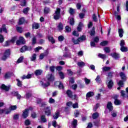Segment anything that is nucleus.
<instances>
[{
    "label": "nucleus",
    "instance_id": "f257e3e1",
    "mask_svg": "<svg viewBox=\"0 0 128 128\" xmlns=\"http://www.w3.org/2000/svg\"><path fill=\"white\" fill-rule=\"evenodd\" d=\"M46 78L48 80L47 82H46V81H41L40 82V84H42L43 88H46L50 86V82H54V76L52 74H48L46 76Z\"/></svg>",
    "mask_w": 128,
    "mask_h": 128
},
{
    "label": "nucleus",
    "instance_id": "f03ea898",
    "mask_svg": "<svg viewBox=\"0 0 128 128\" xmlns=\"http://www.w3.org/2000/svg\"><path fill=\"white\" fill-rule=\"evenodd\" d=\"M54 20H58L60 18V8H56V10L53 14Z\"/></svg>",
    "mask_w": 128,
    "mask_h": 128
},
{
    "label": "nucleus",
    "instance_id": "7ed1b4c3",
    "mask_svg": "<svg viewBox=\"0 0 128 128\" xmlns=\"http://www.w3.org/2000/svg\"><path fill=\"white\" fill-rule=\"evenodd\" d=\"M32 110V108L30 107L28 108L25 109L23 111V113L22 114V116L24 118H26L28 116V112L30 110Z\"/></svg>",
    "mask_w": 128,
    "mask_h": 128
},
{
    "label": "nucleus",
    "instance_id": "20e7f679",
    "mask_svg": "<svg viewBox=\"0 0 128 128\" xmlns=\"http://www.w3.org/2000/svg\"><path fill=\"white\" fill-rule=\"evenodd\" d=\"M10 55V50H7L5 51L3 56H2V60H6L8 56Z\"/></svg>",
    "mask_w": 128,
    "mask_h": 128
},
{
    "label": "nucleus",
    "instance_id": "39448f33",
    "mask_svg": "<svg viewBox=\"0 0 128 128\" xmlns=\"http://www.w3.org/2000/svg\"><path fill=\"white\" fill-rule=\"evenodd\" d=\"M112 70V67L104 66L102 68V72H110Z\"/></svg>",
    "mask_w": 128,
    "mask_h": 128
},
{
    "label": "nucleus",
    "instance_id": "423d86ee",
    "mask_svg": "<svg viewBox=\"0 0 128 128\" xmlns=\"http://www.w3.org/2000/svg\"><path fill=\"white\" fill-rule=\"evenodd\" d=\"M108 88L112 90L114 86V81L112 80H110L106 84Z\"/></svg>",
    "mask_w": 128,
    "mask_h": 128
},
{
    "label": "nucleus",
    "instance_id": "0eeeda50",
    "mask_svg": "<svg viewBox=\"0 0 128 128\" xmlns=\"http://www.w3.org/2000/svg\"><path fill=\"white\" fill-rule=\"evenodd\" d=\"M10 86H5L4 84H2L0 86L1 90H5V92H8L10 90Z\"/></svg>",
    "mask_w": 128,
    "mask_h": 128
},
{
    "label": "nucleus",
    "instance_id": "6e6552de",
    "mask_svg": "<svg viewBox=\"0 0 128 128\" xmlns=\"http://www.w3.org/2000/svg\"><path fill=\"white\" fill-rule=\"evenodd\" d=\"M112 58H114V60H118L120 58V54L116 52H113L110 54Z\"/></svg>",
    "mask_w": 128,
    "mask_h": 128
},
{
    "label": "nucleus",
    "instance_id": "1a4fd4ad",
    "mask_svg": "<svg viewBox=\"0 0 128 128\" xmlns=\"http://www.w3.org/2000/svg\"><path fill=\"white\" fill-rule=\"evenodd\" d=\"M107 108L109 110L110 112H112V110H114V106H112V102H108L107 104Z\"/></svg>",
    "mask_w": 128,
    "mask_h": 128
},
{
    "label": "nucleus",
    "instance_id": "9d476101",
    "mask_svg": "<svg viewBox=\"0 0 128 128\" xmlns=\"http://www.w3.org/2000/svg\"><path fill=\"white\" fill-rule=\"evenodd\" d=\"M33 30H38L40 28V24L34 22L32 24Z\"/></svg>",
    "mask_w": 128,
    "mask_h": 128
},
{
    "label": "nucleus",
    "instance_id": "9b49d317",
    "mask_svg": "<svg viewBox=\"0 0 128 128\" xmlns=\"http://www.w3.org/2000/svg\"><path fill=\"white\" fill-rule=\"evenodd\" d=\"M44 112L46 116L50 115V107H46V108H45Z\"/></svg>",
    "mask_w": 128,
    "mask_h": 128
},
{
    "label": "nucleus",
    "instance_id": "f8f14e48",
    "mask_svg": "<svg viewBox=\"0 0 128 128\" xmlns=\"http://www.w3.org/2000/svg\"><path fill=\"white\" fill-rule=\"evenodd\" d=\"M120 38H122L124 36V30L122 28H119L118 30Z\"/></svg>",
    "mask_w": 128,
    "mask_h": 128
},
{
    "label": "nucleus",
    "instance_id": "ddd939ff",
    "mask_svg": "<svg viewBox=\"0 0 128 128\" xmlns=\"http://www.w3.org/2000/svg\"><path fill=\"white\" fill-rule=\"evenodd\" d=\"M86 40V37L84 36H82L78 38L79 42H82Z\"/></svg>",
    "mask_w": 128,
    "mask_h": 128
},
{
    "label": "nucleus",
    "instance_id": "4468645a",
    "mask_svg": "<svg viewBox=\"0 0 128 128\" xmlns=\"http://www.w3.org/2000/svg\"><path fill=\"white\" fill-rule=\"evenodd\" d=\"M42 74V70H37L34 72V74L36 76H40Z\"/></svg>",
    "mask_w": 128,
    "mask_h": 128
},
{
    "label": "nucleus",
    "instance_id": "2eb2a0df",
    "mask_svg": "<svg viewBox=\"0 0 128 128\" xmlns=\"http://www.w3.org/2000/svg\"><path fill=\"white\" fill-rule=\"evenodd\" d=\"M30 78H32V74H28L26 76L24 75L22 77H21V78H22V80H26Z\"/></svg>",
    "mask_w": 128,
    "mask_h": 128
},
{
    "label": "nucleus",
    "instance_id": "dca6fc26",
    "mask_svg": "<svg viewBox=\"0 0 128 128\" xmlns=\"http://www.w3.org/2000/svg\"><path fill=\"white\" fill-rule=\"evenodd\" d=\"M120 76L123 80H126V74L123 72H120Z\"/></svg>",
    "mask_w": 128,
    "mask_h": 128
},
{
    "label": "nucleus",
    "instance_id": "f3484780",
    "mask_svg": "<svg viewBox=\"0 0 128 128\" xmlns=\"http://www.w3.org/2000/svg\"><path fill=\"white\" fill-rule=\"evenodd\" d=\"M56 84H59L58 86V88L60 89H62L64 88V85H62V84L60 82H56L54 83V85L56 86Z\"/></svg>",
    "mask_w": 128,
    "mask_h": 128
},
{
    "label": "nucleus",
    "instance_id": "a211bd4d",
    "mask_svg": "<svg viewBox=\"0 0 128 128\" xmlns=\"http://www.w3.org/2000/svg\"><path fill=\"white\" fill-rule=\"evenodd\" d=\"M114 104H116V106H120L122 104V101L118 99H115Z\"/></svg>",
    "mask_w": 128,
    "mask_h": 128
},
{
    "label": "nucleus",
    "instance_id": "6ab92c4d",
    "mask_svg": "<svg viewBox=\"0 0 128 128\" xmlns=\"http://www.w3.org/2000/svg\"><path fill=\"white\" fill-rule=\"evenodd\" d=\"M24 18H21L19 19V21L18 22V24L20 25L24 24Z\"/></svg>",
    "mask_w": 128,
    "mask_h": 128
},
{
    "label": "nucleus",
    "instance_id": "aec40b11",
    "mask_svg": "<svg viewBox=\"0 0 128 128\" xmlns=\"http://www.w3.org/2000/svg\"><path fill=\"white\" fill-rule=\"evenodd\" d=\"M30 59L31 62H34V60H36V54H34L30 58Z\"/></svg>",
    "mask_w": 128,
    "mask_h": 128
},
{
    "label": "nucleus",
    "instance_id": "412c9836",
    "mask_svg": "<svg viewBox=\"0 0 128 128\" xmlns=\"http://www.w3.org/2000/svg\"><path fill=\"white\" fill-rule=\"evenodd\" d=\"M72 42H73V44H80V42L78 41V38L76 39L74 38H72Z\"/></svg>",
    "mask_w": 128,
    "mask_h": 128
},
{
    "label": "nucleus",
    "instance_id": "4be33fe9",
    "mask_svg": "<svg viewBox=\"0 0 128 128\" xmlns=\"http://www.w3.org/2000/svg\"><path fill=\"white\" fill-rule=\"evenodd\" d=\"M58 28L59 30H64V25L62 24V22L59 23Z\"/></svg>",
    "mask_w": 128,
    "mask_h": 128
},
{
    "label": "nucleus",
    "instance_id": "5701e85b",
    "mask_svg": "<svg viewBox=\"0 0 128 128\" xmlns=\"http://www.w3.org/2000/svg\"><path fill=\"white\" fill-rule=\"evenodd\" d=\"M77 64L80 68H82V66H86V64L84 62H78Z\"/></svg>",
    "mask_w": 128,
    "mask_h": 128
},
{
    "label": "nucleus",
    "instance_id": "b1692460",
    "mask_svg": "<svg viewBox=\"0 0 128 128\" xmlns=\"http://www.w3.org/2000/svg\"><path fill=\"white\" fill-rule=\"evenodd\" d=\"M50 9L48 7H45L44 9V14H50Z\"/></svg>",
    "mask_w": 128,
    "mask_h": 128
},
{
    "label": "nucleus",
    "instance_id": "393cba45",
    "mask_svg": "<svg viewBox=\"0 0 128 128\" xmlns=\"http://www.w3.org/2000/svg\"><path fill=\"white\" fill-rule=\"evenodd\" d=\"M27 48V46H23L20 49V52H26Z\"/></svg>",
    "mask_w": 128,
    "mask_h": 128
},
{
    "label": "nucleus",
    "instance_id": "a878e982",
    "mask_svg": "<svg viewBox=\"0 0 128 128\" xmlns=\"http://www.w3.org/2000/svg\"><path fill=\"white\" fill-rule=\"evenodd\" d=\"M58 116H60V112H56L54 115L53 118L54 120H58Z\"/></svg>",
    "mask_w": 128,
    "mask_h": 128
},
{
    "label": "nucleus",
    "instance_id": "bb28decb",
    "mask_svg": "<svg viewBox=\"0 0 128 128\" xmlns=\"http://www.w3.org/2000/svg\"><path fill=\"white\" fill-rule=\"evenodd\" d=\"M94 96V93L92 92H89L86 94V96Z\"/></svg>",
    "mask_w": 128,
    "mask_h": 128
},
{
    "label": "nucleus",
    "instance_id": "cd10ccee",
    "mask_svg": "<svg viewBox=\"0 0 128 128\" xmlns=\"http://www.w3.org/2000/svg\"><path fill=\"white\" fill-rule=\"evenodd\" d=\"M98 116H100V114L98 112H95L92 114V118H94V120H96V118H98Z\"/></svg>",
    "mask_w": 128,
    "mask_h": 128
},
{
    "label": "nucleus",
    "instance_id": "c85d7f7f",
    "mask_svg": "<svg viewBox=\"0 0 128 128\" xmlns=\"http://www.w3.org/2000/svg\"><path fill=\"white\" fill-rule=\"evenodd\" d=\"M120 50L122 52H128V48L124 46L120 47Z\"/></svg>",
    "mask_w": 128,
    "mask_h": 128
},
{
    "label": "nucleus",
    "instance_id": "c756f323",
    "mask_svg": "<svg viewBox=\"0 0 128 128\" xmlns=\"http://www.w3.org/2000/svg\"><path fill=\"white\" fill-rule=\"evenodd\" d=\"M98 58H102L103 60L106 59V54H98Z\"/></svg>",
    "mask_w": 128,
    "mask_h": 128
},
{
    "label": "nucleus",
    "instance_id": "7c9ffc66",
    "mask_svg": "<svg viewBox=\"0 0 128 128\" xmlns=\"http://www.w3.org/2000/svg\"><path fill=\"white\" fill-rule=\"evenodd\" d=\"M16 80L17 82V86H22V82L20 80V79H16Z\"/></svg>",
    "mask_w": 128,
    "mask_h": 128
},
{
    "label": "nucleus",
    "instance_id": "2f4dec72",
    "mask_svg": "<svg viewBox=\"0 0 128 128\" xmlns=\"http://www.w3.org/2000/svg\"><path fill=\"white\" fill-rule=\"evenodd\" d=\"M16 108H18V106H11L10 107V110H16Z\"/></svg>",
    "mask_w": 128,
    "mask_h": 128
},
{
    "label": "nucleus",
    "instance_id": "473e14b6",
    "mask_svg": "<svg viewBox=\"0 0 128 128\" xmlns=\"http://www.w3.org/2000/svg\"><path fill=\"white\" fill-rule=\"evenodd\" d=\"M95 80H96V82H98V84H100V82H102V80H100V75H98L96 76Z\"/></svg>",
    "mask_w": 128,
    "mask_h": 128
},
{
    "label": "nucleus",
    "instance_id": "72a5a7b5",
    "mask_svg": "<svg viewBox=\"0 0 128 128\" xmlns=\"http://www.w3.org/2000/svg\"><path fill=\"white\" fill-rule=\"evenodd\" d=\"M22 60H24V56H21L17 60L18 64H20V62H22Z\"/></svg>",
    "mask_w": 128,
    "mask_h": 128
},
{
    "label": "nucleus",
    "instance_id": "f704fd0d",
    "mask_svg": "<svg viewBox=\"0 0 128 128\" xmlns=\"http://www.w3.org/2000/svg\"><path fill=\"white\" fill-rule=\"evenodd\" d=\"M58 74L61 80H64V73L62 72H60Z\"/></svg>",
    "mask_w": 128,
    "mask_h": 128
},
{
    "label": "nucleus",
    "instance_id": "c9c22d12",
    "mask_svg": "<svg viewBox=\"0 0 128 128\" xmlns=\"http://www.w3.org/2000/svg\"><path fill=\"white\" fill-rule=\"evenodd\" d=\"M118 84L120 88H122L124 86V82L122 80H120L119 82L118 83Z\"/></svg>",
    "mask_w": 128,
    "mask_h": 128
},
{
    "label": "nucleus",
    "instance_id": "e433bc0d",
    "mask_svg": "<svg viewBox=\"0 0 128 128\" xmlns=\"http://www.w3.org/2000/svg\"><path fill=\"white\" fill-rule=\"evenodd\" d=\"M20 6H26V0H23L21 2Z\"/></svg>",
    "mask_w": 128,
    "mask_h": 128
},
{
    "label": "nucleus",
    "instance_id": "4c0bfd02",
    "mask_svg": "<svg viewBox=\"0 0 128 128\" xmlns=\"http://www.w3.org/2000/svg\"><path fill=\"white\" fill-rule=\"evenodd\" d=\"M12 96H20V94H18V92H14V91L12 92Z\"/></svg>",
    "mask_w": 128,
    "mask_h": 128
},
{
    "label": "nucleus",
    "instance_id": "58836bf2",
    "mask_svg": "<svg viewBox=\"0 0 128 128\" xmlns=\"http://www.w3.org/2000/svg\"><path fill=\"white\" fill-rule=\"evenodd\" d=\"M66 94L68 96H72V92L70 90H68Z\"/></svg>",
    "mask_w": 128,
    "mask_h": 128
},
{
    "label": "nucleus",
    "instance_id": "ea45409f",
    "mask_svg": "<svg viewBox=\"0 0 128 128\" xmlns=\"http://www.w3.org/2000/svg\"><path fill=\"white\" fill-rule=\"evenodd\" d=\"M4 42V38L2 34H0V44H2V42Z\"/></svg>",
    "mask_w": 128,
    "mask_h": 128
},
{
    "label": "nucleus",
    "instance_id": "a19ab883",
    "mask_svg": "<svg viewBox=\"0 0 128 128\" xmlns=\"http://www.w3.org/2000/svg\"><path fill=\"white\" fill-rule=\"evenodd\" d=\"M54 70H56V66H52L50 67V70L52 72H54Z\"/></svg>",
    "mask_w": 128,
    "mask_h": 128
},
{
    "label": "nucleus",
    "instance_id": "79ce46f5",
    "mask_svg": "<svg viewBox=\"0 0 128 128\" xmlns=\"http://www.w3.org/2000/svg\"><path fill=\"white\" fill-rule=\"evenodd\" d=\"M70 53L66 52L63 55V56H64V58H70Z\"/></svg>",
    "mask_w": 128,
    "mask_h": 128
},
{
    "label": "nucleus",
    "instance_id": "37998d69",
    "mask_svg": "<svg viewBox=\"0 0 128 128\" xmlns=\"http://www.w3.org/2000/svg\"><path fill=\"white\" fill-rule=\"evenodd\" d=\"M28 10H30V8L27 7L23 10V12L24 14H28Z\"/></svg>",
    "mask_w": 128,
    "mask_h": 128
},
{
    "label": "nucleus",
    "instance_id": "c03bdc74",
    "mask_svg": "<svg viewBox=\"0 0 128 128\" xmlns=\"http://www.w3.org/2000/svg\"><path fill=\"white\" fill-rule=\"evenodd\" d=\"M66 32H72V28H70L68 26H66Z\"/></svg>",
    "mask_w": 128,
    "mask_h": 128
},
{
    "label": "nucleus",
    "instance_id": "a18cd8bd",
    "mask_svg": "<svg viewBox=\"0 0 128 128\" xmlns=\"http://www.w3.org/2000/svg\"><path fill=\"white\" fill-rule=\"evenodd\" d=\"M77 124H78V120L74 119L72 122V126H74V128H76V126Z\"/></svg>",
    "mask_w": 128,
    "mask_h": 128
},
{
    "label": "nucleus",
    "instance_id": "49530a36",
    "mask_svg": "<svg viewBox=\"0 0 128 128\" xmlns=\"http://www.w3.org/2000/svg\"><path fill=\"white\" fill-rule=\"evenodd\" d=\"M4 32L6 34L8 32V31L6 30V28H0V32Z\"/></svg>",
    "mask_w": 128,
    "mask_h": 128
},
{
    "label": "nucleus",
    "instance_id": "de8ad7c7",
    "mask_svg": "<svg viewBox=\"0 0 128 128\" xmlns=\"http://www.w3.org/2000/svg\"><path fill=\"white\" fill-rule=\"evenodd\" d=\"M113 74H114V72H110L108 73L106 76H108V78H112Z\"/></svg>",
    "mask_w": 128,
    "mask_h": 128
},
{
    "label": "nucleus",
    "instance_id": "09e8293b",
    "mask_svg": "<svg viewBox=\"0 0 128 128\" xmlns=\"http://www.w3.org/2000/svg\"><path fill=\"white\" fill-rule=\"evenodd\" d=\"M10 76H11V75L10 72L6 73L4 76V78L6 79L10 78Z\"/></svg>",
    "mask_w": 128,
    "mask_h": 128
},
{
    "label": "nucleus",
    "instance_id": "8fccbe9b",
    "mask_svg": "<svg viewBox=\"0 0 128 128\" xmlns=\"http://www.w3.org/2000/svg\"><path fill=\"white\" fill-rule=\"evenodd\" d=\"M94 34H96V31L94 30V28L93 27L90 32V36H94Z\"/></svg>",
    "mask_w": 128,
    "mask_h": 128
},
{
    "label": "nucleus",
    "instance_id": "3c124183",
    "mask_svg": "<svg viewBox=\"0 0 128 128\" xmlns=\"http://www.w3.org/2000/svg\"><path fill=\"white\" fill-rule=\"evenodd\" d=\"M36 44V37H33L32 38V44Z\"/></svg>",
    "mask_w": 128,
    "mask_h": 128
},
{
    "label": "nucleus",
    "instance_id": "603ef678",
    "mask_svg": "<svg viewBox=\"0 0 128 128\" xmlns=\"http://www.w3.org/2000/svg\"><path fill=\"white\" fill-rule=\"evenodd\" d=\"M104 51L108 53V52H110V48L106 47V48H104Z\"/></svg>",
    "mask_w": 128,
    "mask_h": 128
},
{
    "label": "nucleus",
    "instance_id": "864d4df0",
    "mask_svg": "<svg viewBox=\"0 0 128 128\" xmlns=\"http://www.w3.org/2000/svg\"><path fill=\"white\" fill-rule=\"evenodd\" d=\"M16 30L18 32H22V27H17L16 28Z\"/></svg>",
    "mask_w": 128,
    "mask_h": 128
},
{
    "label": "nucleus",
    "instance_id": "5fc2aeb1",
    "mask_svg": "<svg viewBox=\"0 0 128 128\" xmlns=\"http://www.w3.org/2000/svg\"><path fill=\"white\" fill-rule=\"evenodd\" d=\"M124 44H126V43L124 42V40H121L120 42V46L121 48L122 46H124Z\"/></svg>",
    "mask_w": 128,
    "mask_h": 128
},
{
    "label": "nucleus",
    "instance_id": "6e6d98bb",
    "mask_svg": "<svg viewBox=\"0 0 128 128\" xmlns=\"http://www.w3.org/2000/svg\"><path fill=\"white\" fill-rule=\"evenodd\" d=\"M92 20H93L94 22H98V18H96V14H94L92 15Z\"/></svg>",
    "mask_w": 128,
    "mask_h": 128
},
{
    "label": "nucleus",
    "instance_id": "4d7b16f0",
    "mask_svg": "<svg viewBox=\"0 0 128 128\" xmlns=\"http://www.w3.org/2000/svg\"><path fill=\"white\" fill-rule=\"evenodd\" d=\"M48 38L49 40L52 42V44H54V38L52 36H49Z\"/></svg>",
    "mask_w": 128,
    "mask_h": 128
},
{
    "label": "nucleus",
    "instance_id": "13d9d810",
    "mask_svg": "<svg viewBox=\"0 0 128 128\" xmlns=\"http://www.w3.org/2000/svg\"><path fill=\"white\" fill-rule=\"evenodd\" d=\"M41 120L42 122H46V118L44 116H41Z\"/></svg>",
    "mask_w": 128,
    "mask_h": 128
},
{
    "label": "nucleus",
    "instance_id": "bf43d9fd",
    "mask_svg": "<svg viewBox=\"0 0 128 128\" xmlns=\"http://www.w3.org/2000/svg\"><path fill=\"white\" fill-rule=\"evenodd\" d=\"M10 46V41H6L4 44V46Z\"/></svg>",
    "mask_w": 128,
    "mask_h": 128
},
{
    "label": "nucleus",
    "instance_id": "052dcab7",
    "mask_svg": "<svg viewBox=\"0 0 128 128\" xmlns=\"http://www.w3.org/2000/svg\"><path fill=\"white\" fill-rule=\"evenodd\" d=\"M67 72H68V76H72V74H74V72H72L70 70H67Z\"/></svg>",
    "mask_w": 128,
    "mask_h": 128
},
{
    "label": "nucleus",
    "instance_id": "680f3d73",
    "mask_svg": "<svg viewBox=\"0 0 128 128\" xmlns=\"http://www.w3.org/2000/svg\"><path fill=\"white\" fill-rule=\"evenodd\" d=\"M73 108H78V103H75L72 105Z\"/></svg>",
    "mask_w": 128,
    "mask_h": 128
},
{
    "label": "nucleus",
    "instance_id": "e2e57ef3",
    "mask_svg": "<svg viewBox=\"0 0 128 128\" xmlns=\"http://www.w3.org/2000/svg\"><path fill=\"white\" fill-rule=\"evenodd\" d=\"M20 116V115L18 114H14L13 116L14 120H18V118Z\"/></svg>",
    "mask_w": 128,
    "mask_h": 128
},
{
    "label": "nucleus",
    "instance_id": "0e129e2a",
    "mask_svg": "<svg viewBox=\"0 0 128 128\" xmlns=\"http://www.w3.org/2000/svg\"><path fill=\"white\" fill-rule=\"evenodd\" d=\"M69 12L70 14H74V10L72 8H70Z\"/></svg>",
    "mask_w": 128,
    "mask_h": 128
},
{
    "label": "nucleus",
    "instance_id": "69168bd1",
    "mask_svg": "<svg viewBox=\"0 0 128 128\" xmlns=\"http://www.w3.org/2000/svg\"><path fill=\"white\" fill-rule=\"evenodd\" d=\"M25 124L26 126H30V121L28 120H25Z\"/></svg>",
    "mask_w": 128,
    "mask_h": 128
},
{
    "label": "nucleus",
    "instance_id": "338daca9",
    "mask_svg": "<svg viewBox=\"0 0 128 128\" xmlns=\"http://www.w3.org/2000/svg\"><path fill=\"white\" fill-rule=\"evenodd\" d=\"M19 40L22 42V44H24V37H20L19 38Z\"/></svg>",
    "mask_w": 128,
    "mask_h": 128
},
{
    "label": "nucleus",
    "instance_id": "774afa93",
    "mask_svg": "<svg viewBox=\"0 0 128 128\" xmlns=\"http://www.w3.org/2000/svg\"><path fill=\"white\" fill-rule=\"evenodd\" d=\"M100 44V46H106V44H108V42L104 41L102 42H101Z\"/></svg>",
    "mask_w": 128,
    "mask_h": 128
}]
</instances>
